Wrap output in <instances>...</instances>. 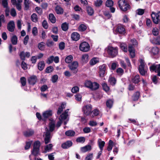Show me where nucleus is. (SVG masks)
Returning a JSON list of instances; mask_svg holds the SVG:
<instances>
[{"instance_id": "1", "label": "nucleus", "mask_w": 160, "mask_h": 160, "mask_svg": "<svg viewBox=\"0 0 160 160\" xmlns=\"http://www.w3.org/2000/svg\"><path fill=\"white\" fill-rule=\"evenodd\" d=\"M68 110L69 109H67L61 115L59 118V121L58 122L56 125V127L58 128L60 127L62 121H64V125L67 124V122L68 120Z\"/></svg>"}, {"instance_id": "2", "label": "nucleus", "mask_w": 160, "mask_h": 160, "mask_svg": "<svg viewBox=\"0 0 160 160\" xmlns=\"http://www.w3.org/2000/svg\"><path fill=\"white\" fill-rule=\"evenodd\" d=\"M118 3L120 9L123 11H126L130 8V6L125 0H119Z\"/></svg>"}, {"instance_id": "3", "label": "nucleus", "mask_w": 160, "mask_h": 160, "mask_svg": "<svg viewBox=\"0 0 160 160\" xmlns=\"http://www.w3.org/2000/svg\"><path fill=\"white\" fill-rule=\"evenodd\" d=\"M78 63L77 61H74L68 65L70 69L75 74L77 73L78 71Z\"/></svg>"}, {"instance_id": "4", "label": "nucleus", "mask_w": 160, "mask_h": 160, "mask_svg": "<svg viewBox=\"0 0 160 160\" xmlns=\"http://www.w3.org/2000/svg\"><path fill=\"white\" fill-rule=\"evenodd\" d=\"M92 106L91 105L88 104L84 106L82 108V111L84 114L86 116L89 115L91 113Z\"/></svg>"}, {"instance_id": "5", "label": "nucleus", "mask_w": 160, "mask_h": 160, "mask_svg": "<svg viewBox=\"0 0 160 160\" xmlns=\"http://www.w3.org/2000/svg\"><path fill=\"white\" fill-rule=\"evenodd\" d=\"M152 18L153 22L155 24L160 23V11L158 12L157 13H155L152 12L151 15Z\"/></svg>"}, {"instance_id": "6", "label": "nucleus", "mask_w": 160, "mask_h": 160, "mask_svg": "<svg viewBox=\"0 0 160 160\" xmlns=\"http://www.w3.org/2000/svg\"><path fill=\"white\" fill-rule=\"evenodd\" d=\"M108 54L111 57H114L118 54V48L109 46L108 47Z\"/></svg>"}, {"instance_id": "7", "label": "nucleus", "mask_w": 160, "mask_h": 160, "mask_svg": "<svg viewBox=\"0 0 160 160\" xmlns=\"http://www.w3.org/2000/svg\"><path fill=\"white\" fill-rule=\"evenodd\" d=\"M90 46L87 42H82L79 45V48L80 51L83 52H87L90 49Z\"/></svg>"}, {"instance_id": "8", "label": "nucleus", "mask_w": 160, "mask_h": 160, "mask_svg": "<svg viewBox=\"0 0 160 160\" xmlns=\"http://www.w3.org/2000/svg\"><path fill=\"white\" fill-rule=\"evenodd\" d=\"M40 145V142L37 141L34 142L33 146V149L32 152V153L35 156L38 155L39 152V148Z\"/></svg>"}, {"instance_id": "9", "label": "nucleus", "mask_w": 160, "mask_h": 160, "mask_svg": "<svg viewBox=\"0 0 160 160\" xmlns=\"http://www.w3.org/2000/svg\"><path fill=\"white\" fill-rule=\"evenodd\" d=\"M116 32L117 33L122 34H125L126 30L123 26L122 25H118L116 29Z\"/></svg>"}, {"instance_id": "10", "label": "nucleus", "mask_w": 160, "mask_h": 160, "mask_svg": "<svg viewBox=\"0 0 160 160\" xmlns=\"http://www.w3.org/2000/svg\"><path fill=\"white\" fill-rule=\"evenodd\" d=\"M106 65L103 64L99 66V76L101 77H103L105 74L106 70Z\"/></svg>"}, {"instance_id": "11", "label": "nucleus", "mask_w": 160, "mask_h": 160, "mask_svg": "<svg viewBox=\"0 0 160 160\" xmlns=\"http://www.w3.org/2000/svg\"><path fill=\"white\" fill-rule=\"evenodd\" d=\"M15 28L14 22L13 21H10L8 24L7 28L8 30L11 32H13Z\"/></svg>"}, {"instance_id": "12", "label": "nucleus", "mask_w": 160, "mask_h": 160, "mask_svg": "<svg viewBox=\"0 0 160 160\" xmlns=\"http://www.w3.org/2000/svg\"><path fill=\"white\" fill-rule=\"evenodd\" d=\"M46 132L44 141L45 144H47L50 142V133L49 131H48V129L47 128H46Z\"/></svg>"}, {"instance_id": "13", "label": "nucleus", "mask_w": 160, "mask_h": 160, "mask_svg": "<svg viewBox=\"0 0 160 160\" xmlns=\"http://www.w3.org/2000/svg\"><path fill=\"white\" fill-rule=\"evenodd\" d=\"M52 114V112L51 110H48L44 112L42 114V118L43 119L47 118L51 116Z\"/></svg>"}, {"instance_id": "14", "label": "nucleus", "mask_w": 160, "mask_h": 160, "mask_svg": "<svg viewBox=\"0 0 160 160\" xmlns=\"http://www.w3.org/2000/svg\"><path fill=\"white\" fill-rule=\"evenodd\" d=\"M28 81L30 84L34 85L37 82V78L35 76H32L28 78Z\"/></svg>"}, {"instance_id": "15", "label": "nucleus", "mask_w": 160, "mask_h": 160, "mask_svg": "<svg viewBox=\"0 0 160 160\" xmlns=\"http://www.w3.org/2000/svg\"><path fill=\"white\" fill-rule=\"evenodd\" d=\"M19 56L21 59L24 60L26 58H29L30 56V54L29 52H25L22 51L21 52Z\"/></svg>"}, {"instance_id": "16", "label": "nucleus", "mask_w": 160, "mask_h": 160, "mask_svg": "<svg viewBox=\"0 0 160 160\" xmlns=\"http://www.w3.org/2000/svg\"><path fill=\"white\" fill-rule=\"evenodd\" d=\"M150 69L151 72L155 71L156 72L160 71V64L152 65L150 67Z\"/></svg>"}, {"instance_id": "17", "label": "nucleus", "mask_w": 160, "mask_h": 160, "mask_svg": "<svg viewBox=\"0 0 160 160\" xmlns=\"http://www.w3.org/2000/svg\"><path fill=\"white\" fill-rule=\"evenodd\" d=\"M128 51L131 58H133L135 56L134 49L131 45H129Z\"/></svg>"}, {"instance_id": "18", "label": "nucleus", "mask_w": 160, "mask_h": 160, "mask_svg": "<svg viewBox=\"0 0 160 160\" xmlns=\"http://www.w3.org/2000/svg\"><path fill=\"white\" fill-rule=\"evenodd\" d=\"M91 149V146L90 145H88L80 148L81 151L82 152H85L90 151Z\"/></svg>"}, {"instance_id": "19", "label": "nucleus", "mask_w": 160, "mask_h": 160, "mask_svg": "<svg viewBox=\"0 0 160 160\" xmlns=\"http://www.w3.org/2000/svg\"><path fill=\"white\" fill-rule=\"evenodd\" d=\"M55 128V122L53 120H50L49 122V130L48 131L50 132H52Z\"/></svg>"}, {"instance_id": "20", "label": "nucleus", "mask_w": 160, "mask_h": 160, "mask_svg": "<svg viewBox=\"0 0 160 160\" xmlns=\"http://www.w3.org/2000/svg\"><path fill=\"white\" fill-rule=\"evenodd\" d=\"M72 145V142L68 141L62 144V147L64 149L68 148L71 146Z\"/></svg>"}, {"instance_id": "21", "label": "nucleus", "mask_w": 160, "mask_h": 160, "mask_svg": "<svg viewBox=\"0 0 160 160\" xmlns=\"http://www.w3.org/2000/svg\"><path fill=\"white\" fill-rule=\"evenodd\" d=\"M66 107V103L65 102L62 103L58 108L57 111V114L58 115L60 114L63 111V109L65 108Z\"/></svg>"}, {"instance_id": "22", "label": "nucleus", "mask_w": 160, "mask_h": 160, "mask_svg": "<svg viewBox=\"0 0 160 160\" xmlns=\"http://www.w3.org/2000/svg\"><path fill=\"white\" fill-rule=\"evenodd\" d=\"M71 38L73 40L77 41L80 38V35L77 32H73L71 34Z\"/></svg>"}, {"instance_id": "23", "label": "nucleus", "mask_w": 160, "mask_h": 160, "mask_svg": "<svg viewBox=\"0 0 160 160\" xmlns=\"http://www.w3.org/2000/svg\"><path fill=\"white\" fill-rule=\"evenodd\" d=\"M99 61V58H98L94 57L92 58L89 62V64L93 66L98 63Z\"/></svg>"}, {"instance_id": "24", "label": "nucleus", "mask_w": 160, "mask_h": 160, "mask_svg": "<svg viewBox=\"0 0 160 160\" xmlns=\"http://www.w3.org/2000/svg\"><path fill=\"white\" fill-rule=\"evenodd\" d=\"M98 143L100 150L102 151L103 147L105 144V142L103 141H102L101 139L99 138L98 140Z\"/></svg>"}, {"instance_id": "25", "label": "nucleus", "mask_w": 160, "mask_h": 160, "mask_svg": "<svg viewBox=\"0 0 160 160\" xmlns=\"http://www.w3.org/2000/svg\"><path fill=\"white\" fill-rule=\"evenodd\" d=\"M99 87V85L96 82H92L90 89L92 90H94L97 89Z\"/></svg>"}, {"instance_id": "26", "label": "nucleus", "mask_w": 160, "mask_h": 160, "mask_svg": "<svg viewBox=\"0 0 160 160\" xmlns=\"http://www.w3.org/2000/svg\"><path fill=\"white\" fill-rule=\"evenodd\" d=\"M55 11L57 14H61L63 13V9L59 6H57L55 7Z\"/></svg>"}, {"instance_id": "27", "label": "nucleus", "mask_w": 160, "mask_h": 160, "mask_svg": "<svg viewBox=\"0 0 160 160\" xmlns=\"http://www.w3.org/2000/svg\"><path fill=\"white\" fill-rule=\"evenodd\" d=\"M34 131L32 130H28L24 132V135L26 137H29L34 134Z\"/></svg>"}, {"instance_id": "28", "label": "nucleus", "mask_w": 160, "mask_h": 160, "mask_svg": "<svg viewBox=\"0 0 160 160\" xmlns=\"http://www.w3.org/2000/svg\"><path fill=\"white\" fill-rule=\"evenodd\" d=\"M89 60V56L87 54H83L82 56V60L83 62L86 63Z\"/></svg>"}, {"instance_id": "29", "label": "nucleus", "mask_w": 160, "mask_h": 160, "mask_svg": "<svg viewBox=\"0 0 160 160\" xmlns=\"http://www.w3.org/2000/svg\"><path fill=\"white\" fill-rule=\"evenodd\" d=\"M132 81L135 83H137L140 81V78L139 75H136L132 78Z\"/></svg>"}, {"instance_id": "30", "label": "nucleus", "mask_w": 160, "mask_h": 160, "mask_svg": "<svg viewBox=\"0 0 160 160\" xmlns=\"http://www.w3.org/2000/svg\"><path fill=\"white\" fill-rule=\"evenodd\" d=\"M102 0H96L94 2V5L96 7H99L102 5Z\"/></svg>"}, {"instance_id": "31", "label": "nucleus", "mask_w": 160, "mask_h": 160, "mask_svg": "<svg viewBox=\"0 0 160 160\" xmlns=\"http://www.w3.org/2000/svg\"><path fill=\"white\" fill-rule=\"evenodd\" d=\"M139 71L140 73L142 75H144L147 72V68L145 67H142V68H139Z\"/></svg>"}, {"instance_id": "32", "label": "nucleus", "mask_w": 160, "mask_h": 160, "mask_svg": "<svg viewBox=\"0 0 160 160\" xmlns=\"http://www.w3.org/2000/svg\"><path fill=\"white\" fill-rule=\"evenodd\" d=\"M45 67V63L44 61H41L40 62L38 65V69L40 71L42 70Z\"/></svg>"}, {"instance_id": "33", "label": "nucleus", "mask_w": 160, "mask_h": 160, "mask_svg": "<svg viewBox=\"0 0 160 160\" xmlns=\"http://www.w3.org/2000/svg\"><path fill=\"white\" fill-rule=\"evenodd\" d=\"M159 51V48L156 47L152 48L150 51V52L154 55L158 54Z\"/></svg>"}, {"instance_id": "34", "label": "nucleus", "mask_w": 160, "mask_h": 160, "mask_svg": "<svg viewBox=\"0 0 160 160\" xmlns=\"http://www.w3.org/2000/svg\"><path fill=\"white\" fill-rule=\"evenodd\" d=\"M75 132L72 130L67 131L65 133V135L69 137L73 136L75 135Z\"/></svg>"}, {"instance_id": "35", "label": "nucleus", "mask_w": 160, "mask_h": 160, "mask_svg": "<svg viewBox=\"0 0 160 160\" xmlns=\"http://www.w3.org/2000/svg\"><path fill=\"white\" fill-rule=\"evenodd\" d=\"M87 11L89 15H92L94 13V10L93 8L90 6L87 7Z\"/></svg>"}, {"instance_id": "36", "label": "nucleus", "mask_w": 160, "mask_h": 160, "mask_svg": "<svg viewBox=\"0 0 160 160\" xmlns=\"http://www.w3.org/2000/svg\"><path fill=\"white\" fill-rule=\"evenodd\" d=\"M113 146V142L111 140L109 141L108 144L107 148V150L108 151H110L112 149Z\"/></svg>"}, {"instance_id": "37", "label": "nucleus", "mask_w": 160, "mask_h": 160, "mask_svg": "<svg viewBox=\"0 0 160 160\" xmlns=\"http://www.w3.org/2000/svg\"><path fill=\"white\" fill-rule=\"evenodd\" d=\"M31 19L34 22H38V19L37 14L33 13L31 16Z\"/></svg>"}, {"instance_id": "38", "label": "nucleus", "mask_w": 160, "mask_h": 160, "mask_svg": "<svg viewBox=\"0 0 160 160\" xmlns=\"http://www.w3.org/2000/svg\"><path fill=\"white\" fill-rule=\"evenodd\" d=\"M73 60V57L71 55H69L65 59V61L67 63L71 62Z\"/></svg>"}, {"instance_id": "39", "label": "nucleus", "mask_w": 160, "mask_h": 160, "mask_svg": "<svg viewBox=\"0 0 160 160\" xmlns=\"http://www.w3.org/2000/svg\"><path fill=\"white\" fill-rule=\"evenodd\" d=\"M87 28V26L84 24H81L78 28L79 31L81 32L85 31Z\"/></svg>"}, {"instance_id": "40", "label": "nucleus", "mask_w": 160, "mask_h": 160, "mask_svg": "<svg viewBox=\"0 0 160 160\" xmlns=\"http://www.w3.org/2000/svg\"><path fill=\"white\" fill-rule=\"evenodd\" d=\"M52 146L53 145L52 144H50L46 146L44 148L45 152H49L51 151L52 150Z\"/></svg>"}, {"instance_id": "41", "label": "nucleus", "mask_w": 160, "mask_h": 160, "mask_svg": "<svg viewBox=\"0 0 160 160\" xmlns=\"http://www.w3.org/2000/svg\"><path fill=\"white\" fill-rule=\"evenodd\" d=\"M45 43L43 42H41L38 44V48L41 50H44L45 48Z\"/></svg>"}, {"instance_id": "42", "label": "nucleus", "mask_w": 160, "mask_h": 160, "mask_svg": "<svg viewBox=\"0 0 160 160\" xmlns=\"http://www.w3.org/2000/svg\"><path fill=\"white\" fill-rule=\"evenodd\" d=\"M50 21L52 23H54L56 22V18L52 14H50L49 16Z\"/></svg>"}, {"instance_id": "43", "label": "nucleus", "mask_w": 160, "mask_h": 160, "mask_svg": "<svg viewBox=\"0 0 160 160\" xmlns=\"http://www.w3.org/2000/svg\"><path fill=\"white\" fill-rule=\"evenodd\" d=\"M120 48L121 50L125 52H127L128 51L127 47L124 43H121L120 45Z\"/></svg>"}, {"instance_id": "44", "label": "nucleus", "mask_w": 160, "mask_h": 160, "mask_svg": "<svg viewBox=\"0 0 160 160\" xmlns=\"http://www.w3.org/2000/svg\"><path fill=\"white\" fill-rule=\"evenodd\" d=\"M113 4V2L112 0H107L106 2V6L107 7H111Z\"/></svg>"}, {"instance_id": "45", "label": "nucleus", "mask_w": 160, "mask_h": 160, "mask_svg": "<svg viewBox=\"0 0 160 160\" xmlns=\"http://www.w3.org/2000/svg\"><path fill=\"white\" fill-rule=\"evenodd\" d=\"M113 104V101L111 99L108 100L106 102L107 106L109 108H111L112 107Z\"/></svg>"}, {"instance_id": "46", "label": "nucleus", "mask_w": 160, "mask_h": 160, "mask_svg": "<svg viewBox=\"0 0 160 160\" xmlns=\"http://www.w3.org/2000/svg\"><path fill=\"white\" fill-rule=\"evenodd\" d=\"M18 38L16 36H13L11 38V40L12 43L13 45H16L17 43Z\"/></svg>"}, {"instance_id": "47", "label": "nucleus", "mask_w": 160, "mask_h": 160, "mask_svg": "<svg viewBox=\"0 0 160 160\" xmlns=\"http://www.w3.org/2000/svg\"><path fill=\"white\" fill-rule=\"evenodd\" d=\"M92 117H93L99 115L100 112L98 109H96L92 111Z\"/></svg>"}, {"instance_id": "48", "label": "nucleus", "mask_w": 160, "mask_h": 160, "mask_svg": "<svg viewBox=\"0 0 160 160\" xmlns=\"http://www.w3.org/2000/svg\"><path fill=\"white\" fill-rule=\"evenodd\" d=\"M108 82L112 85H114L116 82V80L114 78L109 77L108 79Z\"/></svg>"}, {"instance_id": "49", "label": "nucleus", "mask_w": 160, "mask_h": 160, "mask_svg": "<svg viewBox=\"0 0 160 160\" xmlns=\"http://www.w3.org/2000/svg\"><path fill=\"white\" fill-rule=\"evenodd\" d=\"M93 158L92 153H88L85 157L84 160H92Z\"/></svg>"}, {"instance_id": "50", "label": "nucleus", "mask_w": 160, "mask_h": 160, "mask_svg": "<svg viewBox=\"0 0 160 160\" xmlns=\"http://www.w3.org/2000/svg\"><path fill=\"white\" fill-rule=\"evenodd\" d=\"M5 22L4 16L3 14H1L0 16V27L2 26V23Z\"/></svg>"}, {"instance_id": "51", "label": "nucleus", "mask_w": 160, "mask_h": 160, "mask_svg": "<svg viewBox=\"0 0 160 160\" xmlns=\"http://www.w3.org/2000/svg\"><path fill=\"white\" fill-rule=\"evenodd\" d=\"M140 95L139 92H136L133 96V100L134 101H136L138 99Z\"/></svg>"}, {"instance_id": "52", "label": "nucleus", "mask_w": 160, "mask_h": 160, "mask_svg": "<svg viewBox=\"0 0 160 160\" xmlns=\"http://www.w3.org/2000/svg\"><path fill=\"white\" fill-rule=\"evenodd\" d=\"M152 33L154 36L158 35L159 33L158 29L157 28H154L152 30Z\"/></svg>"}, {"instance_id": "53", "label": "nucleus", "mask_w": 160, "mask_h": 160, "mask_svg": "<svg viewBox=\"0 0 160 160\" xmlns=\"http://www.w3.org/2000/svg\"><path fill=\"white\" fill-rule=\"evenodd\" d=\"M61 28L64 31H66L68 29V24L66 23H64L62 24Z\"/></svg>"}, {"instance_id": "54", "label": "nucleus", "mask_w": 160, "mask_h": 160, "mask_svg": "<svg viewBox=\"0 0 160 160\" xmlns=\"http://www.w3.org/2000/svg\"><path fill=\"white\" fill-rule=\"evenodd\" d=\"M85 140L84 137H79L77 139L76 141L78 142L83 143L85 142Z\"/></svg>"}, {"instance_id": "55", "label": "nucleus", "mask_w": 160, "mask_h": 160, "mask_svg": "<svg viewBox=\"0 0 160 160\" xmlns=\"http://www.w3.org/2000/svg\"><path fill=\"white\" fill-rule=\"evenodd\" d=\"M102 86L103 89L104 91H105L106 92H108L109 91V88L106 83H103L102 84Z\"/></svg>"}, {"instance_id": "56", "label": "nucleus", "mask_w": 160, "mask_h": 160, "mask_svg": "<svg viewBox=\"0 0 160 160\" xmlns=\"http://www.w3.org/2000/svg\"><path fill=\"white\" fill-rule=\"evenodd\" d=\"M20 82L22 84V86H24L26 85V80L24 77H22L20 78Z\"/></svg>"}, {"instance_id": "57", "label": "nucleus", "mask_w": 160, "mask_h": 160, "mask_svg": "<svg viewBox=\"0 0 160 160\" xmlns=\"http://www.w3.org/2000/svg\"><path fill=\"white\" fill-rule=\"evenodd\" d=\"M2 6L4 8H7L8 6V0H2Z\"/></svg>"}, {"instance_id": "58", "label": "nucleus", "mask_w": 160, "mask_h": 160, "mask_svg": "<svg viewBox=\"0 0 160 160\" xmlns=\"http://www.w3.org/2000/svg\"><path fill=\"white\" fill-rule=\"evenodd\" d=\"M32 143V141L26 142V145L25 146V149L27 150L29 148Z\"/></svg>"}, {"instance_id": "59", "label": "nucleus", "mask_w": 160, "mask_h": 160, "mask_svg": "<svg viewBox=\"0 0 160 160\" xmlns=\"http://www.w3.org/2000/svg\"><path fill=\"white\" fill-rule=\"evenodd\" d=\"M58 78V76L57 75H55L52 77L51 81L53 83L56 82Z\"/></svg>"}, {"instance_id": "60", "label": "nucleus", "mask_w": 160, "mask_h": 160, "mask_svg": "<svg viewBox=\"0 0 160 160\" xmlns=\"http://www.w3.org/2000/svg\"><path fill=\"white\" fill-rule=\"evenodd\" d=\"M91 83L92 82L90 81H87L85 82L84 85L86 87L90 89L91 87Z\"/></svg>"}, {"instance_id": "61", "label": "nucleus", "mask_w": 160, "mask_h": 160, "mask_svg": "<svg viewBox=\"0 0 160 160\" xmlns=\"http://www.w3.org/2000/svg\"><path fill=\"white\" fill-rule=\"evenodd\" d=\"M153 41L155 44L160 45V36L154 39Z\"/></svg>"}, {"instance_id": "62", "label": "nucleus", "mask_w": 160, "mask_h": 160, "mask_svg": "<svg viewBox=\"0 0 160 160\" xmlns=\"http://www.w3.org/2000/svg\"><path fill=\"white\" fill-rule=\"evenodd\" d=\"M53 70V67L50 66L47 67L46 68V72L47 73H49L52 72Z\"/></svg>"}, {"instance_id": "63", "label": "nucleus", "mask_w": 160, "mask_h": 160, "mask_svg": "<svg viewBox=\"0 0 160 160\" xmlns=\"http://www.w3.org/2000/svg\"><path fill=\"white\" fill-rule=\"evenodd\" d=\"M53 58V56H50L48 58L47 61V63L49 64H51L52 62V59Z\"/></svg>"}, {"instance_id": "64", "label": "nucleus", "mask_w": 160, "mask_h": 160, "mask_svg": "<svg viewBox=\"0 0 160 160\" xmlns=\"http://www.w3.org/2000/svg\"><path fill=\"white\" fill-rule=\"evenodd\" d=\"M117 72L118 75H121L123 73V71L122 69L121 68H119L117 69Z\"/></svg>"}]
</instances>
